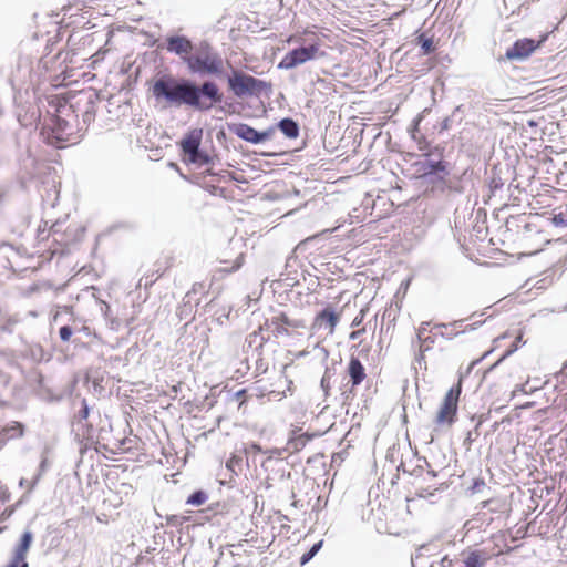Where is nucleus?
Returning <instances> with one entry per match:
<instances>
[{
    "label": "nucleus",
    "instance_id": "obj_1",
    "mask_svg": "<svg viewBox=\"0 0 567 567\" xmlns=\"http://www.w3.org/2000/svg\"><path fill=\"white\" fill-rule=\"evenodd\" d=\"M152 93L156 99H165L169 103L186 104L197 110H209L214 104L223 102V94L214 82H204L200 87L177 82L173 78L155 81Z\"/></svg>",
    "mask_w": 567,
    "mask_h": 567
},
{
    "label": "nucleus",
    "instance_id": "obj_2",
    "mask_svg": "<svg viewBox=\"0 0 567 567\" xmlns=\"http://www.w3.org/2000/svg\"><path fill=\"white\" fill-rule=\"evenodd\" d=\"M82 100L92 103V94L81 92L75 103L58 94L50 96L49 104L53 111L49 112L41 131L48 143L60 147V143L73 140L78 127L79 103Z\"/></svg>",
    "mask_w": 567,
    "mask_h": 567
},
{
    "label": "nucleus",
    "instance_id": "obj_3",
    "mask_svg": "<svg viewBox=\"0 0 567 567\" xmlns=\"http://www.w3.org/2000/svg\"><path fill=\"white\" fill-rule=\"evenodd\" d=\"M305 327V320L290 319L286 312H279L266 319L257 330L249 334V346L256 344L257 348H262L271 338L288 337L292 330L303 329Z\"/></svg>",
    "mask_w": 567,
    "mask_h": 567
},
{
    "label": "nucleus",
    "instance_id": "obj_4",
    "mask_svg": "<svg viewBox=\"0 0 567 567\" xmlns=\"http://www.w3.org/2000/svg\"><path fill=\"white\" fill-rule=\"evenodd\" d=\"M302 35L309 37V39L302 38L299 34H291L287 39L288 43H305L308 41L309 44L288 52L279 63L280 69H293L308 61L326 56V52L321 50L319 35L316 32L306 29Z\"/></svg>",
    "mask_w": 567,
    "mask_h": 567
},
{
    "label": "nucleus",
    "instance_id": "obj_5",
    "mask_svg": "<svg viewBox=\"0 0 567 567\" xmlns=\"http://www.w3.org/2000/svg\"><path fill=\"white\" fill-rule=\"evenodd\" d=\"M463 375L445 393L433 416L434 430L451 427L457 421L458 402L463 391Z\"/></svg>",
    "mask_w": 567,
    "mask_h": 567
},
{
    "label": "nucleus",
    "instance_id": "obj_6",
    "mask_svg": "<svg viewBox=\"0 0 567 567\" xmlns=\"http://www.w3.org/2000/svg\"><path fill=\"white\" fill-rule=\"evenodd\" d=\"M228 86L237 97L260 95L270 89V84L241 71H234L228 78Z\"/></svg>",
    "mask_w": 567,
    "mask_h": 567
},
{
    "label": "nucleus",
    "instance_id": "obj_7",
    "mask_svg": "<svg viewBox=\"0 0 567 567\" xmlns=\"http://www.w3.org/2000/svg\"><path fill=\"white\" fill-rule=\"evenodd\" d=\"M189 70L194 73L218 74L223 70V60L209 47L202 48L196 54L184 56Z\"/></svg>",
    "mask_w": 567,
    "mask_h": 567
},
{
    "label": "nucleus",
    "instance_id": "obj_8",
    "mask_svg": "<svg viewBox=\"0 0 567 567\" xmlns=\"http://www.w3.org/2000/svg\"><path fill=\"white\" fill-rule=\"evenodd\" d=\"M202 137L203 131L195 128L189 131L179 142L184 163L202 166L209 162V156L199 151Z\"/></svg>",
    "mask_w": 567,
    "mask_h": 567
},
{
    "label": "nucleus",
    "instance_id": "obj_9",
    "mask_svg": "<svg viewBox=\"0 0 567 567\" xmlns=\"http://www.w3.org/2000/svg\"><path fill=\"white\" fill-rule=\"evenodd\" d=\"M340 319L341 313L332 306H327L313 317L310 324L312 334L323 333L326 337L333 336Z\"/></svg>",
    "mask_w": 567,
    "mask_h": 567
},
{
    "label": "nucleus",
    "instance_id": "obj_10",
    "mask_svg": "<svg viewBox=\"0 0 567 567\" xmlns=\"http://www.w3.org/2000/svg\"><path fill=\"white\" fill-rule=\"evenodd\" d=\"M548 38V34H543L538 41L524 38L517 40L509 49H507L505 56L508 60H523L534 53Z\"/></svg>",
    "mask_w": 567,
    "mask_h": 567
},
{
    "label": "nucleus",
    "instance_id": "obj_11",
    "mask_svg": "<svg viewBox=\"0 0 567 567\" xmlns=\"http://www.w3.org/2000/svg\"><path fill=\"white\" fill-rule=\"evenodd\" d=\"M33 540V534L25 530L13 549L12 557L6 567H29L27 555Z\"/></svg>",
    "mask_w": 567,
    "mask_h": 567
},
{
    "label": "nucleus",
    "instance_id": "obj_12",
    "mask_svg": "<svg viewBox=\"0 0 567 567\" xmlns=\"http://www.w3.org/2000/svg\"><path fill=\"white\" fill-rule=\"evenodd\" d=\"M413 168L415 173L421 177H425L439 172H444L446 166L443 162V152H439L437 161H433L427 157L425 159L416 161L413 163Z\"/></svg>",
    "mask_w": 567,
    "mask_h": 567
},
{
    "label": "nucleus",
    "instance_id": "obj_13",
    "mask_svg": "<svg viewBox=\"0 0 567 567\" xmlns=\"http://www.w3.org/2000/svg\"><path fill=\"white\" fill-rule=\"evenodd\" d=\"M236 135L247 142L257 144L260 142H264L268 138H270L275 132V128H269L265 132H258L254 127L247 125V124H239L236 127Z\"/></svg>",
    "mask_w": 567,
    "mask_h": 567
},
{
    "label": "nucleus",
    "instance_id": "obj_14",
    "mask_svg": "<svg viewBox=\"0 0 567 567\" xmlns=\"http://www.w3.org/2000/svg\"><path fill=\"white\" fill-rule=\"evenodd\" d=\"M417 339L420 341L421 351H430L437 340H440V336L435 331L434 326L430 327V323L423 322L417 329Z\"/></svg>",
    "mask_w": 567,
    "mask_h": 567
},
{
    "label": "nucleus",
    "instance_id": "obj_15",
    "mask_svg": "<svg viewBox=\"0 0 567 567\" xmlns=\"http://www.w3.org/2000/svg\"><path fill=\"white\" fill-rule=\"evenodd\" d=\"M347 374L352 389L359 386L367 379L365 368L359 358L353 355L350 358L347 365Z\"/></svg>",
    "mask_w": 567,
    "mask_h": 567
},
{
    "label": "nucleus",
    "instance_id": "obj_16",
    "mask_svg": "<svg viewBox=\"0 0 567 567\" xmlns=\"http://www.w3.org/2000/svg\"><path fill=\"white\" fill-rule=\"evenodd\" d=\"M24 434V426L18 421H12L2 429H0V450H2L9 441L22 437Z\"/></svg>",
    "mask_w": 567,
    "mask_h": 567
},
{
    "label": "nucleus",
    "instance_id": "obj_17",
    "mask_svg": "<svg viewBox=\"0 0 567 567\" xmlns=\"http://www.w3.org/2000/svg\"><path fill=\"white\" fill-rule=\"evenodd\" d=\"M313 439V434L302 433L301 430H293L289 437L286 450L289 453H298Z\"/></svg>",
    "mask_w": 567,
    "mask_h": 567
},
{
    "label": "nucleus",
    "instance_id": "obj_18",
    "mask_svg": "<svg viewBox=\"0 0 567 567\" xmlns=\"http://www.w3.org/2000/svg\"><path fill=\"white\" fill-rule=\"evenodd\" d=\"M134 494L133 486L128 483H122L117 491H110L109 497L104 499L112 507L117 508L124 503V497H128Z\"/></svg>",
    "mask_w": 567,
    "mask_h": 567
},
{
    "label": "nucleus",
    "instance_id": "obj_19",
    "mask_svg": "<svg viewBox=\"0 0 567 567\" xmlns=\"http://www.w3.org/2000/svg\"><path fill=\"white\" fill-rule=\"evenodd\" d=\"M467 327L468 326L463 328L461 322L434 324L435 331L440 336V339L446 340H451L457 337L460 333L465 332Z\"/></svg>",
    "mask_w": 567,
    "mask_h": 567
},
{
    "label": "nucleus",
    "instance_id": "obj_20",
    "mask_svg": "<svg viewBox=\"0 0 567 567\" xmlns=\"http://www.w3.org/2000/svg\"><path fill=\"white\" fill-rule=\"evenodd\" d=\"M167 49L178 55L189 56L193 45L192 42L184 37H173L168 39Z\"/></svg>",
    "mask_w": 567,
    "mask_h": 567
},
{
    "label": "nucleus",
    "instance_id": "obj_21",
    "mask_svg": "<svg viewBox=\"0 0 567 567\" xmlns=\"http://www.w3.org/2000/svg\"><path fill=\"white\" fill-rule=\"evenodd\" d=\"M488 557L481 550H473L463 560L462 567H483Z\"/></svg>",
    "mask_w": 567,
    "mask_h": 567
},
{
    "label": "nucleus",
    "instance_id": "obj_22",
    "mask_svg": "<svg viewBox=\"0 0 567 567\" xmlns=\"http://www.w3.org/2000/svg\"><path fill=\"white\" fill-rule=\"evenodd\" d=\"M278 127L289 138H297L299 135L298 124L292 118L281 120Z\"/></svg>",
    "mask_w": 567,
    "mask_h": 567
},
{
    "label": "nucleus",
    "instance_id": "obj_23",
    "mask_svg": "<svg viewBox=\"0 0 567 567\" xmlns=\"http://www.w3.org/2000/svg\"><path fill=\"white\" fill-rule=\"evenodd\" d=\"M412 138L415 141L417 150L423 153L424 157H429L434 152L441 151L437 146L432 148L430 142L426 140L424 135H416L415 133H413Z\"/></svg>",
    "mask_w": 567,
    "mask_h": 567
},
{
    "label": "nucleus",
    "instance_id": "obj_24",
    "mask_svg": "<svg viewBox=\"0 0 567 567\" xmlns=\"http://www.w3.org/2000/svg\"><path fill=\"white\" fill-rule=\"evenodd\" d=\"M506 338H507V333H504V334H502V336H499V337L495 338V339L493 340V347H492L489 350L485 351V352L482 354V357H480V358H477V359H475V360H473V361L471 362V364L468 365V369H467V373H468V372H470V371H471L475 365H477L482 360H484L487 355H489L493 351H495L496 349H498V348L501 347V342H502L504 339H506Z\"/></svg>",
    "mask_w": 567,
    "mask_h": 567
},
{
    "label": "nucleus",
    "instance_id": "obj_25",
    "mask_svg": "<svg viewBox=\"0 0 567 567\" xmlns=\"http://www.w3.org/2000/svg\"><path fill=\"white\" fill-rule=\"evenodd\" d=\"M207 494L203 491H197L188 496L187 504L193 506H200L206 503Z\"/></svg>",
    "mask_w": 567,
    "mask_h": 567
},
{
    "label": "nucleus",
    "instance_id": "obj_26",
    "mask_svg": "<svg viewBox=\"0 0 567 567\" xmlns=\"http://www.w3.org/2000/svg\"><path fill=\"white\" fill-rule=\"evenodd\" d=\"M522 340V334H518L515 339V341L509 346L508 349L505 350V352L502 354V357L488 369L492 370L494 369L496 365H498L504 359H506L508 355H511L512 353H514L517 349H518V342Z\"/></svg>",
    "mask_w": 567,
    "mask_h": 567
},
{
    "label": "nucleus",
    "instance_id": "obj_27",
    "mask_svg": "<svg viewBox=\"0 0 567 567\" xmlns=\"http://www.w3.org/2000/svg\"><path fill=\"white\" fill-rule=\"evenodd\" d=\"M322 547V540H319L316 543L307 553H305L300 558V564L306 565L308 561H310L313 556L320 550Z\"/></svg>",
    "mask_w": 567,
    "mask_h": 567
},
{
    "label": "nucleus",
    "instance_id": "obj_28",
    "mask_svg": "<svg viewBox=\"0 0 567 567\" xmlns=\"http://www.w3.org/2000/svg\"><path fill=\"white\" fill-rule=\"evenodd\" d=\"M245 262V256L244 254H240L234 261V264L229 267V266H226V267H223L219 269L220 272L223 274H231V272H235L237 271Z\"/></svg>",
    "mask_w": 567,
    "mask_h": 567
},
{
    "label": "nucleus",
    "instance_id": "obj_29",
    "mask_svg": "<svg viewBox=\"0 0 567 567\" xmlns=\"http://www.w3.org/2000/svg\"><path fill=\"white\" fill-rule=\"evenodd\" d=\"M486 487V483L484 478L478 477L473 481V484L468 488L471 494L482 493L484 488Z\"/></svg>",
    "mask_w": 567,
    "mask_h": 567
},
{
    "label": "nucleus",
    "instance_id": "obj_30",
    "mask_svg": "<svg viewBox=\"0 0 567 567\" xmlns=\"http://www.w3.org/2000/svg\"><path fill=\"white\" fill-rule=\"evenodd\" d=\"M369 311L368 307H363L360 309L359 313L353 318L351 322V327H359L364 321L367 313Z\"/></svg>",
    "mask_w": 567,
    "mask_h": 567
},
{
    "label": "nucleus",
    "instance_id": "obj_31",
    "mask_svg": "<svg viewBox=\"0 0 567 567\" xmlns=\"http://www.w3.org/2000/svg\"><path fill=\"white\" fill-rule=\"evenodd\" d=\"M421 47L424 53H431L434 50L433 41L429 38H420Z\"/></svg>",
    "mask_w": 567,
    "mask_h": 567
},
{
    "label": "nucleus",
    "instance_id": "obj_32",
    "mask_svg": "<svg viewBox=\"0 0 567 567\" xmlns=\"http://www.w3.org/2000/svg\"><path fill=\"white\" fill-rule=\"evenodd\" d=\"M60 338L63 341H69L72 336V329L69 326H64L60 328Z\"/></svg>",
    "mask_w": 567,
    "mask_h": 567
},
{
    "label": "nucleus",
    "instance_id": "obj_33",
    "mask_svg": "<svg viewBox=\"0 0 567 567\" xmlns=\"http://www.w3.org/2000/svg\"><path fill=\"white\" fill-rule=\"evenodd\" d=\"M363 333H365V328H364V327H362V328H360V329H358V330L352 331V332L349 334V338H350V340H357V339H359Z\"/></svg>",
    "mask_w": 567,
    "mask_h": 567
},
{
    "label": "nucleus",
    "instance_id": "obj_34",
    "mask_svg": "<svg viewBox=\"0 0 567 567\" xmlns=\"http://www.w3.org/2000/svg\"><path fill=\"white\" fill-rule=\"evenodd\" d=\"M80 414L83 419H86L89 416V408L86 404L83 405V408L80 411Z\"/></svg>",
    "mask_w": 567,
    "mask_h": 567
},
{
    "label": "nucleus",
    "instance_id": "obj_35",
    "mask_svg": "<svg viewBox=\"0 0 567 567\" xmlns=\"http://www.w3.org/2000/svg\"><path fill=\"white\" fill-rule=\"evenodd\" d=\"M239 460L236 457V456H233L228 462H227V467L228 468H231L233 464H236L238 463Z\"/></svg>",
    "mask_w": 567,
    "mask_h": 567
},
{
    "label": "nucleus",
    "instance_id": "obj_36",
    "mask_svg": "<svg viewBox=\"0 0 567 567\" xmlns=\"http://www.w3.org/2000/svg\"><path fill=\"white\" fill-rule=\"evenodd\" d=\"M282 378L288 383L287 389L290 391L291 390V385H292V381L288 380V377L285 374V372L282 373Z\"/></svg>",
    "mask_w": 567,
    "mask_h": 567
},
{
    "label": "nucleus",
    "instance_id": "obj_37",
    "mask_svg": "<svg viewBox=\"0 0 567 567\" xmlns=\"http://www.w3.org/2000/svg\"><path fill=\"white\" fill-rule=\"evenodd\" d=\"M560 375L567 378V363L561 368Z\"/></svg>",
    "mask_w": 567,
    "mask_h": 567
},
{
    "label": "nucleus",
    "instance_id": "obj_38",
    "mask_svg": "<svg viewBox=\"0 0 567 567\" xmlns=\"http://www.w3.org/2000/svg\"><path fill=\"white\" fill-rule=\"evenodd\" d=\"M252 449H256L257 451H260V447L256 444L252 445Z\"/></svg>",
    "mask_w": 567,
    "mask_h": 567
},
{
    "label": "nucleus",
    "instance_id": "obj_39",
    "mask_svg": "<svg viewBox=\"0 0 567 567\" xmlns=\"http://www.w3.org/2000/svg\"><path fill=\"white\" fill-rule=\"evenodd\" d=\"M488 503H489V501H484V502H483L484 507H485Z\"/></svg>",
    "mask_w": 567,
    "mask_h": 567
}]
</instances>
